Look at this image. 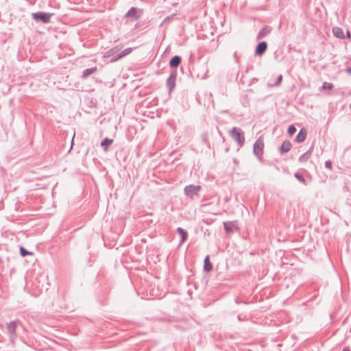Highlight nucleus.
I'll return each instance as SVG.
<instances>
[{"mask_svg": "<svg viewBox=\"0 0 351 351\" xmlns=\"http://www.w3.org/2000/svg\"><path fill=\"white\" fill-rule=\"evenodd\" d=\"M231 136L241 145L244 142V136L242 134L241 130L237 128H233L230 131Z\"/></svg>", "mask_w": 351, "mask_h": 351, "instance_id": "f257e3e1", "label": "nucleus"}, {"mask_svg": "<svg viewBox=\"0 0 351 351\" xmlns=\"http://www.w3.org/2000/svg\"><path fill=\"white\" fill-rule=\"evenodd\" d=\"M264 148V143L263 141L261 138L258 139L254 146V152L258 157L261 158L262 156Z\"/></svg>", "mask_w": 351, "mask_h": 351, "instance_id": "f03ea898", "label": "nucleus"}, {"mask_svg": "<svg viewBox=\"0 0 351 351\" xmlns=\"http://www.w3.org/2000/svg\"><path fill=\"white\" fill-rule=\"evenodd\" d=\"M199 190V186L190 185L185 188L184 191L186 195L189 197H193L197 195Z\"/></svg>", "mask_w": 351, "mask_h": 351, "instance_id": "7ed1b4c3", "label": "nucleus"}, {"mask_svg": "<svg viewBox=\"0 0 351 351\" xmlns=\"http://www.w3.org/2000/svg\"><path fill=\"white\" fill-rule=\"evenodd\" d=\"M138 10L136 8H131L125 14V17L130 18L133 21H136L140 18Z\"/></svg>", "mask_w": 351, "mask_h": 351, "instance_id": "20e7f679", "label": "nucleus"}, {"mask_svg": "<svg viewBox=\"0 0 351 351\" xmlns=\"http://www.w3.org/2000/svg\"><path fill=\"white\" fill-rule=\"evenodd\" d=\"M267 49V43L265 41L259 43L255 49V55L262 56Z\"/></svg>", "mask_w": 351, "mask_h": 351, "instance_id": "39448f33", "label": "nucleus"}, {"mask_svg": "<svg viewBox=\"0 0 351 351\" xmlns=\"http://www.w3.org/2000/svg\"><path fill=\"white\" fill-rule=\"evenodd\" d=\"M271 31V28L269 27H264L263 28H262L258 35H257V38L256 39L257 40H261L263 38H264L267 35H268Z\"/></svg>", "mask_w": 351, "mask_h": 351, "instance_id": "423d86ee", "label": "nucleus"}, {"mask_svg": "<svg viewBox=\"0 0 351 351\" xmlns=\"http://www.w3.org/2000/svg\"><path fill=\"white\" fill-rule=\"evenodd\" d=\"M133 49L131 47H128L123 50L119 55L116 56V58H114L111 60V62L115 61L117 60L121 59L125 56L126 55H128L132 51Z\"/></svg>", "mask_w": 351, "mask_h": 351, "instance_id": "0eeeda50", "label": "nucleus"}, {"mask_svg": "<svg viewBox=\"0 0 351 351\" xmlns=\"http://www.w3.org/2000/svg\"><path fill=\"white\" fill-rule=\"evenodd\" d=\"M333 35L341 39H343L345 38L344 33L341 27H335L332 28Z\"/></svg>", "mask_w": 351, "mask_h": 351, "instance_id": "6e6552de", "label": "nucleus"}, {"mask_svg": "<svg viewBox=\"0 0 351 351\" xmlns=\"http://www.w3.org/2000/svg\"><path fill=\"white\" fill-rule=\"evenodd\" d=\"M306 137V131L304 129H302L298 134L295 141L298 143L303 142Z\"/></svg>", "mask_w": 351, "mask_h": 351, "instance_id": "1a4fd4ad", "label": "nucleus"}, {"mask_svg": "<svg viewBox=\"0 0 351 351\" xmlns=\"http://www.w3.org/2000/svg\"><path fill=\"white\" fill-rule=\"evenodd\" d=\"M204 271L208 272L212 270L213 265L210 261V256H207L204 259Z\"/></svg>", "mask_w": 351, "mask_h": 351, "instance_id": "9d476101", "label": "nucleus"}, {"mask_svg": "<svg viewBox=\"0 0 351 351\" xmlns=\"http://www.w3.org/2000/svg\"><path fill=\"white\" fill-rule=\"evenodd\" d=\"M291 148V143L289 141H285L282 143L280 147V151L282 153L287 152Z\"/></svg>", "mask_w": 351, "mask_h": 351, "instance_id": "9b49d317", "label": "nucleus"}, {"mask_svg": "<svg viewBox=\"0 0 351 351\" xmlns=\"http://www.w3.org/2000/svg\"><path fill=\"white\" fill-rule=\"evenodd\" d=\"M181 60V58L179 56H175L170 60L169 66H179Z\"/></svg>", "mask_w": 351, "mask_h": 351, "instance_id": "f8f14e48", "label": "nucleus"}, {"mask_svg": "<svg viewBox=\"0 0 351 351\" xmlns=\"http://www.w3.org/2000/svg\"><path fill=\"white\" fill-rule=\"evenodd\" d=\"M112 141H113V140L108 139L106 138L101 141V147H104L105 151H107L108 147L112 143Z\"/></svg>", "mask_w": 351, "mask_h": 351, "instance_id": "ddd939ff", "label": "nucleus"}, {"mask_svg": "<svg viewBox=\"0 0 351 351\" xmlns=\"http://www.w3.org/2000/svg\"><path fill=\"white\" fill-rule=\"evenodd\" d=\"M178 232L182 237V243H184L187 238V232L181 228H178Z\"/></svg>", "mask_w": 351, "mask_h": 351, "instance_id": "4468645a", "label": "nucleus"}, {"mask_svg": "<svg viewBox=\"0 0 351 351\" xmlns=\"http://www.w3.org/2000/svg\"><path fill=\"white\" fill-rule=\"evenodd\" d=\"M32 16L36 21L44 22V14L43 13H34L32 14Z\"/></svg>", "mask_w": 351, "mask_h": 351, "instance_id": "2eb2a0df", "label": "nucleus"}, {"mask_svg": "<svg viewBox=\"0 0 351 351\" xmlns=\"http://www.w3.org/2000/svg\"><path fill=\"white\" fill-rule=\"evenodd\" d=\"M310 156H311V152H307L304 153V154H302L300 157L299 160L300 162H306V160H308L309 159Z\"/></svg>", "mask_w": 351, "mask_h": 351, "instance_id": "dca6fc26", "label": "nucleus"}, {"mask_svg": "<svg viewBox=\"0 0 351 351\" xmlns=\"http://www.w3.org/2000/svg\"><path fill=\"white\" fill-rule=\"evenodd\" d=\"M19 250H20V254H21V256H23V257H24L27 255H32L33 254L32 252L27 251L23 247H20Z\"/></svg>", "mask_w": 351, "mask_h": 351, "instance_id": "f3484780", "label": "nucleus"}, {"mask_svg": "<svg viewBox=\"0 0 351 351\" xmlns=\"http://www.w3.org/2000/svg\"><path fill=\"white\" fill-rule=\"evenodd\" d=\"M120 49V48H119L118 47H113L111 49L108 50L107 52H106V56H110L112 55H114V53H116Z\"/></svg>", "mask_w": 351, "mask_h": 351, "instance_id": "a211bd4d", "label": "nucleus"}, {"mask_svg": "<svg viewBox=\"0 0 351 351\" xmlns=\"http://www.w3.org/2000/svg\"><path fill=\"white\" fill-rule=\"evenodd\" d=\"M224 228L228 233L232 232L233 230L232 224L227 222L224 223Z\"/></svg>", "mask_w": 351, "mask_h": 351, "instance_id": "6ab92c4d", "label": "nucleus"}, {"mask_svg": "<svg viewBox=\"0 0 351 351\" xmlns=\"http://www.w3.org/2000/svg\"><path fill=\"white\" fill-rule=\"evenodd\" d=\"M322 87L324 89H332L333 85L331 83L324 82Z\"/></svg>", "mask_w": 351, "mask_h": 351, "instance_id": "aec40b11", "label": "nucleus"}, {"mask_svg": "<svg viewBox=\"0 0 351 351\" xmlns=\"http://www.w3.org/2000/svg\"><path fill=\"white\" fill-rule=\"evenodd\" d=\"M296 131L295 128L293 125H290L288 128V133L290 135H293Z\"/></svg>", "mask_w": 351, "mask_h": 351, "instance_id": "412c9836", "label": "nucleus"}, {"mask_svg": "<svg viewBox=\"0 0 351 351\" xmlns=\"http://www.w3.org/2000/svg\"><path fill=\"white\" fill-rule=\"evenodd\" d=\"M53 15V14H49V13H47L45 12V23H48L49 21V19H50V16Z\"/></svg>", "mask_w": 351, "mask_h": 351, "instance_id": "4be33fe9", "label": "nucleus"}, {"mask_svg": "<svg viewBox=\"0 0 351 351\" xmlns=\"http://www.w3.org/2000/svg\"><path fill=\"white\" fill-rule=\"evenodd\" d=\"M325 165H326V168H328V169H331V168H332V162L330 161L326 162Z\"/></svg>", "mask_w": 351, "mask_h": 351, "instance_id": "5701e85b", "label": "nucleus"}, {"mask_svg": "<svg viewBox=\"0 0 351 351\" xmlns=\"http://www.w3.org/2000/svg\"><path fill=\"white\" fill-rule=\"evenodd\" d=\"M93 72H94V69H90V70H86V71H85V73H86V74H90V73H93Z\"/></svg>", "mask_w": 351, "mask_h": 351, "instance_id": "b1692460", "label": "nucleus"}, {"mask_svg": "<svg viewBox=\"0 0 351 351\" xmlns=\"http://www.w3.org/2000/svg\"><path fill=\"white\" fill-rule=\"evenodd\" d=\"M346 35L348 38L351 39V33L350 31H347Z\"/></svg>", "mask_w": 351, "mask_h": 351, "instance_id": "393cba45", "label": "nucleus"}, {"mask_svg": "<svg viewBox=\"0 0 351 351\" xmlns=\"http://www.w3.org/2000/svg\"><path fill=\"white\" fill-rule=\"evenodd\" d=\"M282 75H280V76L278 77V83H277V84H279L280 83V82H281V80H282Z\"/></svg>", "mask_w": 351, "mask_h": 351, "instance_id": "a878e982", "label": "nucleus"}, {"mask_svg": "<svg viewBox=\"0 0 351 351\" xmlns=\"http://www.w3.org/2000/svg\"><path fill=\"white\" fill-rule=\"evenodd\" d=\"M343 351H351V350L349 348L346 347L343 348Z\"/></svg>", "mask_w": 351, "mask_h": 351, "instance_id": "bb28decb", "label": "nucleus"}, {"mask_svg": "<svg viewBox=\"0 0 351 351\" xmlns=\"http://www.w3.org/2000/svg\"><path fill=\"white\" fill-rule=\"evenodd\" d=\"M167 20H169V17H167L165 19V21H167Z\"/></svg>", "mask_w": 351, "mask_h": 351, "instance_id": "cd10ccee", "label": "nucleus"}, {"mask_svg": "<svg viewBox=\"0 0 351 351\" xmlns=\"http://www.w3.org/2000/svg\"><path fill=\"white\" fill-rule=\"evenodd\" d=\"M234 56L235 59L237 60V54H236V53L234 54Z\"/></svg>", "mask_w": 351, "mask_h": 351, "instance_id": "c85d7f7f", "label": "nucleus"}]
</instances>
